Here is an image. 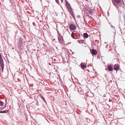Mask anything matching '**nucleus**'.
Here are the masks:
<instances>
[{"mask_svg": "<svg viewBox=\"0 0 125 125\" xmlns=\"http://www.w3.org/2000/svg\"><path fill=\"white\" fill-rule=\"evenodd\" d=\"M0 65L1 67V70L2 71H3L4 69V64L3 61V60L2 56L0 53Z\"/></svg>", "mask_w": 125, "mask_h": 125, "instance_id": "2", "label": "nucleus"}, {"mask_svg": "<svg viewBox=\"0 0 125 125\" xmlns=\"http://www.w3.org/2000/svg\"><path fill=\"white\" fill-rule=\"evenodd\" d=\"M56 2L59 5H60L59 0H55Z\"/></svg>", "mask_w": 125, "mask_h": 125, "instance_id": "18", "label": "nucleus"}, {"mask_svg": "<svg viewBox=\"0 0 125 125\" xmlns=\"http://www.w3.org/2000/svg\"><path fill=\"white\" fill-rule=\"evenodd\" d=\"M41 98L46 103H47L46 101L45 100V98L43 96H41Z\"/></svg>", "mask_w": 125, "mask_h": 125, "instance_id": "14", "label": "nucleus"}, {"mask_svg": "<svg viewBox=\"0 0 125 125\" xmlns=\"http://www.w3.org/2000/svg\"><path fill=\"white\" fill-rule=\"evenodd\" d=\"M111 27H112L113 29H115V27L114 26H113L112 25V24H111Z\"/></svg>", "mask_w": 125, "mask_h": 125, "instance_id": "20", "label": "nucleus"}, {"mask_svg": "<svg viewBox=\"0 0 125 125\" xmlns=\"http://www.w3.org/2000/svg\"><path fill=\"white\" fill-rule=\"evenodd\" d=\"M106 43V42H105V43Z\"/></svg>", "mask_w": 125, "mask_h": 125, "instance_id": "31", "label": "nucleus"}, {"mask_svg": "<svg viewBox=\"0 0 125 125\" xmlns=\"http://www.w3.org/2000/svg\"><path fill=\"white\" fill-rule=\"evenodd\" d=\"M113 65V64L112 65L111 64H110L107 66V69L109 71H112L113 70V68L112 66Z\"/></svg>", "mask_w": 125, "mask_h": 125, "instance_id": "3", "label": "nucleus"}, {"mask_svg": "<svg viewBox=\"0 0 125 125\" xmlns=\"http://www.w3.org/2000/svg\"><path fill=\"white\" fill-rule=\"evenodd\" d=\"M112 99H111L110 98L109 99V102H111L112 101Z\"/></svg>", "mask_w": 125, "mask_h": 125, "instance_id": "21", "label": "nucleus"}, {"mask_svg": "<svg viewBox=\"0 0 125 125\" xmlns=\"http://www.w3.org/2000/svg\"><path fill=\"white\" fill-rule=\"evenodd\" d=\"M69 11V12L70 13H72L73 12V11L72 10V8L71 9H70L68 10Z\"/></svg>", "mask_w": 125, "mask_h": 125, "instance_id": "13", "label": "nucleus"}, {"mask_svg": "<svg viewBox=\"0 0 125 125\" xmlns=\"http://www.w3.org/2000/svg\"><path fill=\"white\" fill-rule=\"evenodd\" d=\"M78 42H79V43H81V41L80 40H78Z\"/></svg>", "mask_w": 125, "mask_h": 125, "instance_id": "22", "label": "nucleus"}, {"mask_svg": "<svg viewBox=\"0 0 125 125\" xmlns=\"http://www.w3.org/2000/svg\"><path fill=\"white\" fill-rule=\"evenodd\" d=\"M74 32V31L72 32V34H73V33ZM72 37L73 38V39H75V38H74V36H73V35H72Z\"/></svg>", "mask_w": 125, "mask_h": 125, "instance_id": "19", "label": "nucleus"}, {"mask_svg": "<svg viewBox=\"0 0 125 125\" xmlns=\"http://www.w3.org/2000/svg\"><path fill=\"white\" fill-rule=\"evenodd\" d=\"M114 0L117 3H118L121 2V0Z\"/></svg>", "mask_w": 125, "mask_h": 125, "instance_id": "12", "label": "nucleus"}, {"mask_svg": "<svg viewBox=\"0 0 125 125\" xmlns=\"http://www.w3.org/2000/svg\"><path fill=\"white\" fill-rule=\"evenodd\" d=\"M109 24H110L111 25V22H109Z\"/></svg>", "mask_w": 125, "mask_h": 125, "instance_id": "27", "label": "nucleus"}, {"mask_svg": "<svg viewBox=\"0 0 125 125\" xmlns=\"http://www.w3.org/2000/svg\"><path fill=\"white\" fill-rule=\"evenodd\" d=\"M80 66L81 68L83 69H84L86 67V65L85 63L83 62H82L81 63Z\"/></svg>", "mask_w": 125, "mask_h": 125, "instance_id": "7", "label": "nucleus"}, {"mask_svg": "<svg viewBox=\"0 0 125 125\" xmlns=\"http://www.w3.org/2000/svg\"><path fill=\"white\" fill-rule=\"evenodd\" d=\"M4 104V103L2 102H0V106H2Z\"/></svg>", "mask_w": 125, "mask_h": 125, "instance_id": "15", "label": "nucleus"}, {"mask_svg": "<svg viewBox=\"0 0 125 125\" xmlns=\"http://www.w3.org/2000/svg\"><path fill=\"white\" fill-rule=\"evenodd\" d=\"M86 12L88 14H91L92 16L93 15L92 13H93V11L91 9H89L86 11Z\"/></svg>", "mask_w": 125, "mask_h": 125, "instance_id": "8", "label": "nucleus"}, {"mask_svg": "<svg viewBox=\"0 0 125 125\" xmlns=\"http://www.w3.org/2000/svg\"><path fill=\"white\" fill-rule=\"evenodd\" d=\"M8 112V111L7 110H6L4 111H0V113H5Z\"/></svg>", "mask_w": 125, "mask_h": 125, "instance_id": "11", "label": "nucleus"}, {"mask_svg": "<svg viewBox=\"0 0 125 125\" xmlns=\"http://www.w3.org/2000/svg\"><path fill=\"white\" fill-rule=\"evenodd\" d=\"M121 6H122V7H123V8H124L125 7V5H124V2H122V3H121Z\"/></svg>", "mask_w": 125, "mask_h": 125, "instance_id": "16", "label": "nucleus"}, {"mask_svg": "<svg viewBox=\"0 0 125 125\" xmlns=\"http://www.w3.org/2000/svg\"><path fill=\"white\" fill-rule=\"evenodd\" d=\"M61 0V2H62H62H63V0Z\"/></svg>", "mask_w": 125, "mask_h": 125, "instance_id": "25", "label": "nucleus"}, {"mask_svg": "<svg viewBox=\"0 0 125 125\" xmlns=\"http://www.w3.org/2000/svg\"><path fill=\"white\" fill-rule=\"evenodd\" d=\"M58 39L59 41L62 45H63L65 43V42L63 39V37L60 33H59V35H58Z\"/></svg>", "mask_w": 125, "mask_h": 125, "instance_id": "1", "label": "nucleus"}, {"mask_svg": "<svg viewBox=\"0 0 125 125\" xmlns=\"http://www.w3.org/2000/svg\"><path fill=\"white\" fill-rule=\"evenodd\" d=\"M83 37L84 38H87L88 37V35L87 33H84L83 34Z\"/></svg>", "mask_w": 125, "mask_h": 125, "instance_id": "10", "label": "nucleus"}, {"mask_svg": "<svg viewBox=\"0 0 125 125\" xmlns=\"http://www.w3.org/2000/svg\"><path fill=\"white\" fill-rule=\"evenodd\" d=\"M70 14H71V15L72 16L73 18L74 19V18H75V17H74V14H73V12H72V13H71Z\"/></svg>", "mask_w": 125, "mask_h": 125, "instance_id": "17", "label": "nucleus"}, {"mask_svg": "<svg viewBox=\"0 0 125 125\" xmlns=\"http://www.w3.org/2000/svg\"><path fill=\"white\" fill-rule=\"evenodd\" d=\"M108 16H109V13H108Z\"/></svg>", "mask_w": 125, "mask_h": 125, "instance_id": "26", "label": "nucleus"}, {"mask_svg": "<svg viewBox=\"0 0 125 125\" xmlns=\"http://www.w3.org/2000/svg\"><path fill=\"white\" fill-rule=\"evenodd\" d=\"M69 28L71 30H74L76 29V26L73 24H70L69 26Z\"/></svg>", "mask_w": 125, "mask_h": 125, "instance_id": "5", "label": "nucleus"}, {"mask_svg": "<svg viewBox=\"0 0 125 125\" xmlns=\"http://www.w3.org/2000/svg\"><path fill=\"white\" fill-rule=\"evenodd\" d=\"M78 17H80V16L79 15H78Z\"/></svg>", "mask_w": 125, "mask_h": 125, "instance_id": "29", "label": "nucleus"}, {"mask_svg": "<svg viewBox=\"0 0 125 125\" xmlns=\"http://www.w3.org/2000/svg\"><path fill=\"white\" fill-rule=\"evenodd\" d=\"M20 58L21 59V56L20 57Z\"/></svg>", "mask_w": 125, "mask_h": 125, "instance_id": "32", "label": "nucleus"}, {"mask_svg": "<svg viewBox=\"0 0 125 125\" xmlns=\"http://www.w3.org/2000/svg\"><path fill=\"white\" fill-rule=\"evenodd\" d=\"M119 67L118 66V65L117 64H115L114 65L113 67V69L115 70H116L119 69Z\"/></svg>", "mask_w": 125, "mask_h": 125, "instance_id": "9", "label": "nucleus"}, {"mask_svg": "<svg viewBox=\"0 0 125 125\" xmlns=\"http://www.w3.org/2000/svg\"><path fill=\"white\" fill-rule=\"evenodd\" d=\"M78 35H79V36L80 37V34L78 33Z\"/></svg>", "mask_w": 125, "mask_h": 125, "instance_id": "24", "label": "nucleus"}, {"mask_svg": "<svg viewBox=\"0 0 125 125\" xmlns=\"http://www.w3.org/2000/svg\"><path fill=\"white\" fill-rule=\"evenodd\" d=\"M84 21L86 23H87L86 21L85 20V19H84Z\"/></svg>", "mask_w": 125, "mask_h": 125, "instance_id": "28", "label": "nucleus"}, {"mask_svg": "<svg viewBox=\"0 0 125 125\" xmlns=\"http://www.w3.org/2000/svg\"><path fill=\"white\" fill-rule=\"evenodd\" d=\"M65 0V2L66 4V6L68 10L71 8V7L70 6V4L66 0Z\"/></svg>", "mask_w": 125, "mask_h": 125, "instance_id": "6", "label": "nucleus"}, {"mask_svg": "<svg viewBox=\"0 0 125 125\" xmlns=\"http://www.w3.org/2000/svg\"><path fill=\"white\" fill-rule=\"evenodd\" d=\"M103 96L104 97H106V96H105V94H104V95H103Z\"/></svg>", "mask_w": 125, "mask_h": 125, "instance_id": "23", "label": "nucleus"}, {"mask_svg": "<svg viewBox=\"0 0 125 125\" xmlns=\"http://www.w3.org/2000/svg\"><path fill=\"white\" fill-rule=\"evenodd\" d=\"M91 52L93 56L94 55H96L97 54L96 51L94 49H92L91 51Z\"/></svg>", "mask_w": 125, "mask_h": 125, "instance_id": "4", "label": "nucleus"}, {"mask_svg": "<svg viewBox=\"0 0 125 125\" xmlns=\"http://www.w3.org/2000/svg\"><path fill=\"white\" fill-rule=\"evenodd\" d=\"M105 70H107V69L106 68L105 69Z\"/></svg>", "mask_w": 125, "mask_h": 125, "instance_id": "30", "label": "nucleus"}]
</instances>
